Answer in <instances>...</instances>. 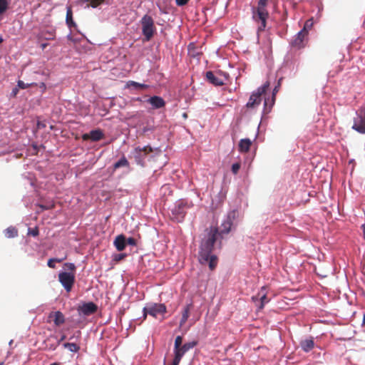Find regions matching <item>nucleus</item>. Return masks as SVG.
I'll return each mask as SVG.
<instances>
[{
    "mask_svg": "<svg viewBox=\"0 0 365 365\" xmlns=\"http://www.w3.org/2000/svg\"><path fill=\"white\" fill-rule=\"evenodd\" d=\"M190 0H175V3L178 6L186 5Z\"/></svg>",
    "mask_w": 365,
    "mask_h": 365,
    "instance_id": "39",
    "label": "nucleus"
},
{
    "mask_svg": "<svg viewBox=\"0 0 365 365\" xmlns=\"http://www.w3.org/2000/svg\"><path fill=\"white\" fill-rule=\"evenodd\" d=\"M103 137H104V134H103V131L100 129H96V130H92L88 133H84L82 135V139L83 140H91L92 141L96 142V141H98V140L103 139Z\"/></svg>",
    "mask_w": 365,
    "mask_h": 365,
    "instance_id": "12",
    "label": "nucleus"
},
{
    "mask_svg": "<svg viewBox=\"0 0 365 365\" xmlns=\"http://www.w3.org/2000/svg\"><path fill=\"white\" fill-rule=\"evenodd\" d=\"M279 84H280V81L278 83V86H275V88L273 90L272 103H274V96L278 92V88H279Z\"/></svg>",
    "mask_w": 365,
    "mask_h": 365,
    "instance_id": "40",
    "label": "nucleus"
},
{
    "mask_svg": "<svg viewBox=\"0 0 365 365\" xmlns=\"http://www.w3.org/2000/svg\"><path fill=\"white\" fill-rule=\"evenodd\" d=\"M64 259L51 258L48 260L47 265L50 268H55V262H61Z\"/></svg>",
    "mask_w": 365,
    "mask_h": 365,
    "instance_id": "29",
    "label": "nucleus"
},
{
    "mask_svg": "<svg viewBox=\"0 0 365 365\" xmlns=\"http://www.w3.org/2000/svg\"><path fill=\"white\" fill-rule=\"evenodd\" d=\"M65 338H66V336H63L61 337V340H64V339H65Z\"/></svg>",
    "mask_w": 365,
    "mask_h": 365,
    "instance_id": "49",
    "label": "nucleus"
},
{
    "mask_svg": "<svg viewBox=\"0 0 365 365\" xmlns=\"http://www.w3.org/2000/svg\"><path fill=\"white\" fill-rule=\"evenodd\" d=\"M192 308V304L190 303V304H187L184 308H183V310L182 312V318L180 321V326L182 327L183 326L185 322H187L189 316H190V312L191 310V309Z\"/></svg>",
    "mask_w": 365,
    "mask_h": 365,
    "instance_id": "19",
    "label": "nucleus"
},
{
    "mask_svg": "<svg viewBox=\"0 0 365 365\" xmlns=\"http://www.w3.org/2000/svg\"><path fill=\"white\" fill-rule=\"evenodd\" d=\"M267 99L264 100V106H267Z\"/></svg>",
    "mask_w": 365,
    "mask_h": 365,
    "instance_id": "47",
    "label": "nucleus"
},
{
    "mask_svg": "<svg viewBox=\"0 0 365 365\" xmlns=\"http://www.w3.org/2000/svg\"><path fill=\"white\" fill-rule=\"evenodd\" d=\"M130 165V163L128 160L126 159V158L123 155L118 162L114 163L113 165V171L116 170L117 169L122 168V167H126L128 168Z\"/></svg>",
    "mask_w": 365,
    "mask_h": 365,
    "instance_id": "23",
    "label": "nucleus"
},
{
    "mask_svg": "<svg viewBox=\"0 0 365 365\" xmlns=\"http://www.w3.org/2000/svg\"><path fill=\"white\" fill-rule=\"evenodd\" d=\"M128 85L133 86L135 88H140V89H146L149 87V86L147 84L140 83L133 81H129Z\"/></svg>",
    "mask_w": 365,
    "mask_h": 365,
    "instance_id": "28",
    "label": "nucleus"
},
{
    "mask_svg": "<svg viewBox=\"0 0 365 365\" xmlns=\"http://www.w3.org/2000/svg\"><path fill=\"white\" fill-rule=\"evenodd\" d=\"M232 225V222L225 220L221 225L220 231L217 227H210L207 230V234L201 240L198 252V261L201 264H208L210 270L215 269L218 259L212 253L214 245L220 237H222L223 234H228L230 232Z\"/></svg>",
    "mask_w": 365,
    "mask_h": 365,
    "instance_id": "1",
    "label": "nucleus"
},
{
    "mask_svg": "<svg viewBox=\"0 0 365 365\" xmlns=\"http://www.w3.org/2000/svg\"><path fill=\"white\" fill-rule=\"evenodd\" d=\"M98 309V307L93 302L84 303L82 306L78 308V311L80 314H83L86 316H89L94 314Z\"/></svg>",
    "mask_w": 365,
    "mask_h": 365,
    "instance_id": "11",
    "label": "nucleus"
},
{
    "mask_svg": "<svg viewBox=\"0 0 365 365\" xmlns=\"http://www.w3.org/2000/svg\"><path fill=\"white\" fill-rule=\"evenodd\" d=\"M41 207L43 209V210H47L48 207H46V206L44 205H41Z\"/></svg>",
    "mask_w": 365,
    "mask_h": 365,
    "instance_id": "44",
    "label": "nucleus"
},
{
    "mask_svg": "<svg viewBox=\"0 0 365 365\" xmlns=\"http://www.w3.org/2000/svg\"><path fill=\"white\" fill-rule=\"evenodd\" d=\"M193 48V44L192 43H190L189 46H188V50H189V52L190 53L192 56H195V53H192V49Z\"/></svg>",
    "mask_w": 365,
    "mask_h": 365,
    "instance_id": "41",
    "label": "nucleus"
},
{
    "mask_svg": "<svg viewBox=\"0 0 365 365\" xmlns=\"http://www.w3.org/2000/svg\"><path fill=\"white\" fill-rule=\"evenodd\" d=\"M252 141L249 138H243L240 140L238 150L240 153H247L252 145Z\"/></svg>",
    "mask_w": 365,
    "mask_h": 365,
    "instance_id": "16",
    "label": "nucleus"
},
{
    "mask_svg": "<svg viewBox=\"0 0 365 365\" xmlns=\"http://www.w3.org/2000/svg\"><path fill=\"white\" fill-rule=\"evenodd\" d=\"M126 245L135 246L136 245V240L133 237H129L126 239Z\"/></svg>",
    "mask_w": 365,
    "mask_h": 365,
    "instance_id": "37",
    "label": "nucleus"
},
{
    "mask_svg": "<svg viewBox=\"0 0 365 365\" xmlns=\"http://www.w3.org/2000/svg\"><path fill=\"white\" fill-rule=\"evenodd\" d=\"M166 312V307L164 304H154L143 309V319H145L148 314L156 317L158 314H163Z\"/></svg>",
    "mask_w": 365,
    "mask_h": 365,
    "instance_id": "8",
    "label": "nucleus"
},
{
    "mask_svg": "<svg viewBox=\"0 0 365 365\" xmlns=\"http://www.w3.org/2000/svg\"><path fill=\"white\" fill-rule=\"evenodd\" d=\"M356 114V116L354 118L352 129L361 134H365V105L362 106Z\"/></svg>",
    "mask_w": 365,
    "mask_h": 365,
    "instance_id": "5",
    "label": "nucleus"
},
{
    "mask_svg": "<svg viewBox=\"0 0 365 365\" xmlns=\"http://www.w3.org/2000/svg\"><path fill=\"white\" fill-rule=\"evenodd\" d=\"M147 101L155 109L161 108L165 106V101L163 100V98L157 96L150 97Z\"/></svg>",
    "mask_w": 365,
    "mask_h": 365,
    "instance_id": "13",
    "label": "nucleus"
},
{
    "mask_svg": "<svg viewBox=\"0 0 365 365\" xmlns=\"http://www.w3.org/2000/svg\"><path fill=\"white\" fill-rule=\"evenodd\" d=\"M153 151V149L150 145H146V146L141 148V153H143V155L145 157L150 153H152Z\"/></svg>",
    "mask_w": 365,
    "mask_h": 365,
    "instance_id": "32",
    "label": "nucleus"
},
{
    "mask_svg": "<svg viewBox=\"0 0 365 365\" xmlns=\"http://www.w3.org/2000/svg\"><path fill=\"white\" fill-rule=\"evenodd\" d=\"M127 255L125 253L115 254L113 255V260L116 262H120L126 257Z\"/></svg>",
    "mask_w": 365,
    "mask_h": 365,
    "instance_id": "33",
    "label": "nucleus"
},
{
    "mask_svg": "<svg viewBox=\"0 0 365 365\" xmlns=\"http://www.w3.org/2000/svg\"><path fill=\"white\" fill-rule=\"evenodd\" d=\"M140 24L145 40L147 41H150L153 37L156 31L153 19L150 16L145 14L142 17Z\"/></svg>",
    "mask_w": 365,
    "mask_h": 365,
    "instance_id": "3",
    "label": "nucleus"
},
{
    "mask_svg": "<svg viewBox=\"0 0 365 365\" xmlns=\"http://www.w3.org/2000/svg\"><path fill=\"white\" fill-rule=\"evenodd\" d=\"M0 365H4V363H0Z\"/></svg>",
    "mask_w": 365,
    "mask_h": 365,
    "instance_id": "51",
    "label": "nucleus"
},
{
    "mask_svg": "<svg viewBox=\"0 0 365 365\" xmlns=\"http://www.w3.org/2000/svg\"><path fill=\"white\" fill-rule=\"evenodd\" d=\"M269 0H259L257 7L252 8V19L257 24L258 32L264 31L267 26V21L269 16L267 10Z\"/></svg>",
    "mask_w": 365,
    "mask_h": 365,
    "instance_id": "2",
    "label": "nucleus"
},
{
    "mask_svg": "<svg viewBox=\"0 0 365 365\" xmlns=\"http://www.w3.org/2000/svg\"><path fill=\"white\" fill-rule=\"evenodd\" d=\"M307 36L308 31L306 30V28H303L291 41V46L297 49L304 47Z\"/></svg>",
    "mask_w": 365,
    "mask_h": 365,
    "instance_id": "9",
    "label": "nucleus"
},
{
    "mask_svg": "<svg viewBox=\"0 0 365 365\" xmlns=\"http://www.w3.org/2000/svg\"><path fill=\"white\" fill-rule=\"evenodd\" d=\"M3 38L2 37H0V44L3 42Z\"/></svg>",
    "mask_w": 365,
    "mask_h": 365,
    "instance_id": "46",
    "label": "nucleus"
},
{
    "mask_svg": "<svg viewBox=\"0 0 365 365\" xmlns=\"http://www.w3.org/2000/svg\"><path fill=\"white\" fill-rule=\"evenodd\" d=\"M258 297L260 299L259 309H262L264 304L269 302V299L267 297L266 289L264 287H262L260 292L258 294Z\"/></svg>",
    "mask_w": 365,
    "mask_h": 365,
    "instance_id": "22",
    "label": "nucleus"
},
{
    "mask_svg": "<svg viewBox=\"0 0 365 365\" xmlns=\"http://www.w3.org/2000/svg\"><path fill=\"white\" fill-rule=\"evenodd\" d=\"M237 217L238 212L235 210H233L228 212L226 220L233 224V222L237 218Z\"/></svg>",
    "mask_w": 365,
    "mask_h": 365,
    "instance_id": "27",
    "label": "nucleus"
},
{
    "mask_svg": "<svg viewBox=\"0 0 365 365\" xmlns=\"http://www.w3.org/2000/svg\"><path fill=\"white\" fill-rule=\"evenodd\" d=\"M114 245L118 251H123L126 247V238L125 235H118L114 240Z\"/></svg>",
    "mask_w": 365,
    "mask_h": 365,
    "instance_id": "15",
    "label": "nucleus"
},
{
    "mask_svg": "<svg viewBox=\"0 0 365 365\" xmlns=\"http://www.w3.org/2000/svg\"><path fill=\"white\" fill-rule=\"evenodd\" d=\"M18 87L21 89H25V88H27L29 87V84L28 83H25L24 81H18Z\"/></svg>",
    "mask_w": 365,
    "mask_h": 365,
    "instance_id": "36",
    "label": "nucleus"
},
{
    "mask_svg": "<svg viewBox=\"0 0 365 365\" xmlns=\"http://www.w3.org/2000/svg\"><path fill=\"white\" fill-rule=\"evenodd\" d=\"M196 345L197 342L193 341L185 343L182 346H181L178 349H177L174 352L175 357L173 360L171 365H179L180 360L182 357L184 356V354L190 349L194 348Z\"/></svg>",
    "mask_w": 365,
    "mask_h": 365,
    "instance_id": "7",
    "label": "nucleus"
},
{
    "mask_svg": "<svg viewBox=\"0 0 365 365\" xmlns=\"http://www.w3.org/2000/svg\"><path fill=\"white\" fill-rule=\"evenodd\" d=\"M182 337L181 336H178L175 338V344H174V352L178 349L182 345Z\"/></svg>",
    "mask_w": 365,
    "mask_h": 365,
    "instance_id": "31",
    "label": "nucleus"
},
{
    "mask_svg": "<svg viewBox=\"0 0 365 365\" xmlns=\"http://www.w3.org/2000/svg\"><path fill=\"white\" fill-rule=\"evenodd\" d=\"M269 87V82H265L261 87L252 93L248 102L246 104L247 108H255L258 106L262 101V96L264 95Z\"/></svg>",
    "mask_w": 365,
    "mask_h": 365,
    "instance_id": "4",
    "label": "nucleus"
},
{
    "mask_svg": "<svg viewBox=\"0 0 365 365\" xmlns=\"http://www.w3.org/2000/svg\"><path fill=\"white\" fill-rule=\"evenodd\" d=\"M58 281L67 292L71 291L75 282V274L62 272L58 274Z\"/></svg>",
    "mask_w": 365,
    "mask_h": 365,
    "instance_id": "6",
    "label": "nucleus"
},
{
    "mask_svg": "<svg viewBox=\"0 0 365 365\" xmlns=\"http://www.w3.org/2000/svg\"><path fill=\"white\" fill-rule=\"evenodd\" d=\"M77 333H78V336L81 334V331H77Z\"/></svg>",
    "mask_w": 365,
    "mask_h": 365,
    "instance_id": "50",
    "label": "nucleus"
},
{
    "mask_svg": "<svg viewBox=\"0 0 365 365\" xmlns=\"http://www.w3.org/2000/svg\"><path fill=\"white\" fill-rule=\"evenodd\" d=\"M9 0H0V16L3 15L9 9Z\"/></svg>",
    "mask_w": 365,
    "mask_h": 365,
    "instance_id": "25",
    "label": "nucleus"
},
{
    "mask_svg": "<svg viewBox=\"0 0 365 365\" xmlns=\"http://www.w3.org/2000/svg\"><path fill=\"white\" fill-rule=\"evenodd\" d=\"M240 167H241V165L240 163H234L232 165V172L234 174H237L238 173L239 170L240 169Z\"/></svg>",
    "mask_w": 365,
    "mask_h": 365,
    "instance_id": "34",
    "label": "nucleus"
},
{
    "mask_svg": "<svg viewBox=\"0 0 365 365\" xmlns=\"http://www.w3.org/2000/svg\"><path fill=\"white\" fill-rule=\"evenodd\" d=\"M18 91H19L18 88H15L13 89L12 93L14 94V96H16L17 94Z\"/></svg>",
    "mask_w": 365,
    "mask_h": 365,
    "instance_id": "43",
    "label": "nucleus"
},
{
    "mask_svg": "<svg viewBox=\"0 0 365 365\" xmlns=\"http://www.w3.org/2000/svg\"><path fill=\"white\" fill-rule=\"evenodd\" d=\"M4 235L8 238H13L18 235V230L14 227H9L4 230Z\"/></svg>",
    "mask_w": 365,
    "mask_h": 365,
    "instance_id": "24",
    "label": "nucleus"
},
{
    "mask_svg": "<svg viewBox=\"0 0 365 365\" xmlns=\"http://www.w3.org/2000/svg\"><path fill=\"white\" fill-rule=\"evenodd\" d=\"M29 234L34 236V237H36V236H38V230L37 227H35V228H33V229H30L29 230Z\"/></svg>",
    "mask_w": 365,
    "mask_h": 365,
    "instance_id": "38",
    "label": "nucleus"
},
{
    "mask_svg": "<svg viewBox=\"0 0 365 365\" xmlns=\"http://www.w3.org/2000/svg\"><path fill=\"white\" fill-rule=\"evenodd\" d=\"M363 324H365V314L364 315Z\"/></svg>",
    "mask_w": 365,
    "mask_h": 365,
    "instance_id": "48",
    "label": "nucleus"
},
{
    "mask_svg": "<svg viewBox=\"0 0 365 365\" xmlns=\"http://www.w3.org/2000/svg\"><path fill=\"white\" fill-rule=\"evenodd\" d=\"M135 153V160L137 164L140 165L141 166L144 165V159L145 156L141 153V147L138 146L134 149Z\"/></svg>",
    "mask_w": 365,
    "mask_h": 365,
    "instance_id": "20",
    "label": "nucleus"
},
{
    "mask_svg": "<svg viewBox=\"0 0 365 365\" xmlns=\"http://www.w3.org/2000/svg\"><path fill=\"white\" fill-rule=\"evenodd\" d=\"M300 346L305 352H309L314 346V342L312 337L305 339L300 341Z\"/></svg>",
    "mask_w": 365,
    "mask_h": 365,
    "instance_id": "17",
    "label": "nucleus"
},
{
    "mask_svg": "<svg viewBox=\"0 0 365 365\" xmlns=\"http://www.w3.org/2000/svg\"><path fill=\"white\" fill-rule=\"evenodd\" d=\"M172 214L178 222L182 220L186 214V205L180 202L172 209Z\"/></svg>",
    "mask_w": 365,
    "mask_h": 365,
    "instance_id": "10",
    "label": "nucleus"
},
{
    "mask_svg": "<svg viewBox=\"0 0 365 365\" xmlns=\"http://www.w3.org/2000/svg\"><path fill=\"white\" fill-rule=\"evenodd\" d=\"M207 80L215 86H222L224 84L222 80L216 76L212 71L206 73Z\"/></svg>",
    "mask_w": 365,
    "mask_h": 365,
    "instance_id": "18",
    "label": "nucleus"
},
{
    "mask_svg": "<svg viewBox=\"0 0 365 365\" xmlns=\"http://www.w3.org/2000/svg\"><path fill=\"white\" fill-rule=\"evenodd\" d=\"M48 317L53 319L55 325L57 327L62 325L65 322V317L60 311L50 313Z\"/></svg>",
    "mask_w": 365,
    "mask_h": 365,
    "instance_id": "14",
    "label": "nucleus"
},
{
    "mask_svg": "<svg viewBox=\"0 0 365 365\" xmlns=\"http://www.w3.org/2000/svg\"><path fill=\"white\" fill-rule=\"evenodd\" d=\"M106 0H86V1L89 2V6L93 8H96Z\"/></svg>",
    "mask_w": 365,
    "mask_h": 365,
    "instance_id": "30",
    "label": "nucleus"
},
{
    "mask_svg": "<svg viewBox=\"0 0 365 365\" xmlns=\"http://www.w3.org/2000/svg\"><path fill=\"white\" fill-rule=\"evenodd\" d=\"M66 21L69 28L76 26V23L73 20V11L70 6L67 8Z\"/></svg>",
    "mask_w": 365,
    "mask_h": 365,
    "instance_id": "21",
    "label": "nucleus"
},
{
    "mask_svg": "<svg viewBox=\"0 0 365 365\" xmlns=\"http://www.w3.org/2000/svg\"><path fill=\"white\" fill-rule=\"evenodd\" d=\"M310 21H306L304 28H306V30H307V28L309 26H311L312 25V23H309Z\"/></svg>",
    "mask_w": 365,
    "mask_h": 365,
    "instance_id": "42",
    "label": "nucleus"
},
{
    "mask_svg": "<svg viewBox=\"0 0 365 365\" xmlns=\"http://www.w3.org/2000/svg\"><path fill=\"white\" fill-rule=\"evenodd\" d=\"M252 299L253 301H255L257 299V297H252Z\"/></svg>",
    "mask_w": 365,
    "mask_h": 365,
    "instance_id": "45",
    "label": "nucleus"
},
{
    "mask_svg": "<svg viewBox=\"0 0 365 365\" xmlns=\"http://www.w3.org/2000/svg\"><path fill=\"white\" fill-rule=\"evenodd\" d=\"M64 266H65L66 267H67V268H68V269H69L70 271H71V272H72V273H73V272H75V270H76V266H75V264H74L73 263H68H68H66V264H64Z\"/></svg>",
    "mask_w": 365,
    "mask_h": 365,
    "instance_id": "35",
    "label": "nucleus"
},
{
    "mask_svg": "<svg viewBox=\"0 0 365 365\" xmlns=\"http://www.w3.org/2000/svg\"><path fill=\"white\" fill-rule=\"evenodd\" d=\"M63 346L71 352H78L80 349V346L75 343H65Z\"/></svg>",
    "mask_w": 365,
    "mask_h": 365,
    "instance_id": "26",
    "label": "nucleus"
}]
</instances>
